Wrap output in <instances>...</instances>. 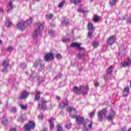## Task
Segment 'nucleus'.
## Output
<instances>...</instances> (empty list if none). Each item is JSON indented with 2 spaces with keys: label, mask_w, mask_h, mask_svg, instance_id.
I'll use <instances>...</instances> for the list:
<instances>
[{
  "label": "nucleus",
  "mask_w": 131,
  "mask_h": 131,
  "mask_svg": "<svg viewBox=\"0 0 131 131\" xmlns=\"http://www.w3.org/2000/svg\"><path fill=\"white\" fill-rule=\"evenodd\" d=\"M71 118L73 119H75L76 123L79 124V125H81V124H83L84 127H85V126L89 124V128L90 129H92L93 128V122L89 121L88 119L84 120V117L81 116L73 115Z\"/></svg>",
  "instance_id": "1"
},
{
  "label": "nucleus",
  "mask_w": 131,
  "mask_h": 131,
  "mask_svg": "<svg viewBox=\"0 0 131 131\" xmlns=\"http://www.w3.org/2000/svg\"><path fill=\"white\" fill-rule=\"evenodd\" d=\"M35 128V123L33 121H29L24 126V131H31Z\"/></svg>",
  "instance_id": "2"
},
{
  "label": "nucleus",
  "mask_w": 131,
  "mask_h": 131,
  "mask_svg": "<svg viewBox=\"0 0 131 131\" xmlns=\"http://www.w3.org/2000/svg\"><path fill=\"white\" fill-rule=\"evenodd\" d=\"M47 101L45 99L42 98L40 100V103L38 104V108L40 109V110H42V111H46L47 110Z\"/></svg>",
  "instance_id": "3"
},
{
  "label": "nucleus",
  "mask_w": 131,
  "mask_h": 131,
  "mask_svg": "<svg viewBox=\"0 0 131 131\" xmlns=\"http://www.w3.org/2000/svg\"><path fill=\"white\" fill-rule=\"evenodd\" d=\"M106 112H107L106 108H103L98 112L97 117L99 121H103L104 117H106Z\"/></svg>",
  "instance_id": "4"
},
{
  "label": "nucleus",
  "mask_w": 131,
  "mask_h": 131,
  "mask_svg": "<svg viewBox=\"0 0 131 131\" xmlns=\"http://www.w3.org/2000/svg\"><path fill=\"white\" fill-rule=\"evenodd\" d=\"M39 65L40 66L39 70L41 71V70L45 68V64L42 63V60L40 59H38L36 60V61L34 63L33 67L35 68H37Z\"/></svg>",
  "instance_id": "5"
},
{
  "label": "nucleus",
  "mask_w": 131,
  "mask_h": 131,
  "mask_svg": "<svg viewBox=\"0 0 131 131\" xmlns=\"http://www.w3.org/2000/svg\"><path fill=\"white\" fill-rule=\"evenodd\" d=\"M17 26L19 30H25L26 29V21H25L23 20H21L18 21L17 24Z\"/></svg>",
  "instance_id": "6"
},
{
  "label": "nucleus",
  "mask_w": 131,
  "mask_h": 131,
  "mask_svg": "<svg viewBox=\"0 0 131 131\" xmlns=\"http://www.w3.org/2000/svg\"><path fill=\"white\" fill-rule=\"evenodd\" d=\"M54 54L52 53H48L45 54L43 59L46 62H49V61H53L54 60Z\"/></svg>",
  "instance_id": "7"
},
{
  "label": "nucleus",
  "mask_w": 131,
  "mask_h": 131,
  "mask_svg": "<svg viewBox=\"0 0 131 131\" xmlns=\"http://www.w3.org/2000/svg\"><path fill=\"white\" fill-rule=\"evenodd\" d=\"M30 95V93L25 91H23L19 96V100H24L25 99H27Z\"/></svg>",
  "instance_id": "8"
},
{
  "label": "nucleus",
  "mask_w": 131,
  "mask_h": 131,
  "mask_svg": "<svg viewBox=\"0 0 131 131\" xmlns=\"http://www.w3.org/2000/svg\"><path fill=\"white\" fill-rule=\"evenodd\" d=\"M116 39V36L115 35H112L107 39L106 42L109 46H112V45L115 42Z\"/></svg>",
  "instance_id": "9"
},
{
  "label": "nucleus",
  "mask_w": 131,
  "mask_h": 131,
  "mask_svg": "<svg viewBox=\"0 0 131 131\" xmlns=\"http://www.w3.org/2000/svg\"><path fill=\"white\" fill-rule=\"evenodd\" d=\"M81 46V43H77L76 42H75L71 44L70 47L71 48H77L80 51H81V50H84V48H83V47H80Z\"/></svg>",
  "instance_id": "10"
},
{
  "label": "nucleus",
  "mask_w": 131,
  "mask_h": 131,
  "mask_svg": "<svg viewBox=\"0 0 131 131\" xmlns=\"http://www.w3.org/2000/svg\"><path fill=\"white\" fill-rule=\"evenodd\" d=\"M82 88H83V86L82 85L80 86L79 89H78L77 86H75L73 89V92L76 95H80V94H81L80 91L82 90Z\"/></svg>",
  "instance_id": "11"
},
{
  "label": "nucleus",
  "mask_w": 131,
  "mask_h": 131,
  "mask_svg": "<svg viewBox=\"0 0 131 131\" xmlns=\"http://www.w3.org/2000/svg\"><path fill=\"white\" fill-rule=\"evenodd\" d=\"M89 85H86L85 86H83L82 89L80 90L81 94L82 95H86V94L89 93Z\"/></svg>",
  "instance_id": "12"
},
{
  "label": "nucleus",
  "mask_w": 131,
  "mask_h": 131,
  "mask_svg": "<svg viewBox=\"0 0 131 131\" xmlns=\"http://www.w3.org/2000/svg\"><path fill=\"white\" fill-rule=\"evenodd\" d=\"M125 51L126 49L124 47H123V48H120L119 52V56H120V57H124V56L125 55Z\"/></svg>",
  "instance_id": "13"
},
{
  "label": "nucleus",
  "mask_w": 131,
  "mask_h": 131,
  "mask_svg": "<svg viewBox=\"0 0 131 131\" xmlns=\"http://www.w3.org/2000/svg\"><path fill=\"white\" fill-rule=\"evenodd\" d=\"M128 94H129V88L127 86L124 89L123 96V97H127L128 96Z\"/></svg>",
  "instance_id": "14"
},
{
  "label": "nucleus",
  "mask_w": 131,
  "mask_h": 131,
  "mask_svg": "<svg viewBox=\"0 0 131 131\" xmlns=\"http://www.w3.org/2000/svg\"><path fill=\"white\" fill-rule=\"evenodd\" d=\"M87 27L88 30H91V31H95V30H96L95 27H94V25H93V23H92V22L88 23Z\"/></svg>",
  "instance_id": "15"
},
{
  "label": "nucleus",
  "mask_w": 131,
  "mask_h": 131,
  "mask_svg": "<svg viewBox=\"0 0 131 131\" xmlns=\"http://www.w3.org/2000/svg\"><path fill=\"white\" fill-rule=\"evenodd\" d=\"M115 115V112L112 111L111 113L108 114V116L106 118V119L107 120H112Z\"/></svg>",
  "instance_id": "16"
},
{
  "label": "nucleus",
  "mask_w": 131,
  "mask_h": 131,
  "mask_svg": "<svg viewBox=\"0 0 131 131\" xmlns=\"http://www.w3.org/2000/svg\"><path fill=\"white\" fill-rule=\"evenodd\" d=\"M40 94H41L40 91H36L35 95V101H39V99H40Z\"/></svg>",
  "instance_id": "17"
},
{
  "label": "nucleus",
  "mask_w": 131,
  "mask_h": 131,
  "mask_svg": "<svg viewBox=\"0 0 131 131\" xmlns=\"http://www.w3.org/2000/svg\"><path fill=\"white\" fill-rule=\"evenodd\" d=\"M37 25L38 27V30L39 32V34H41V31H42V30L43 29V25L40 23H38Z\"/></svg>",
  "instance_id": "18"
},
{
  "label": "nucleus",
  "mask_w": 131,
  "mask_h": 131,
  "mask_svg": "<svg viewBox=\"0 0 131 131\" xmlns=\"http://www.w3.org/2000/svg\"><path fill=\"white\" fill-rule=\"evenodd\" d=\"M2 65L4 68H8L10 66V61L9 60H3L2 62Z\"/></svg>",
  "instance_id": "19"
},
{
  "label": "nucleus",
  "mask_w": 131,
  "mask_h": 131,
  "mask_svg": "<svg viewBox=\"0 0 131 131\" xmlns=\"http://www.w3.org/2000/svg\"><path fill=\"white\" fill-rule=\"evenodd\" d=\"M130 65H131L130 58H128V62L124 61L123 63L122 64V67H126L129 66Z\"/></svg>",
  "instance_id": "20"
},
{
  "label": "nucleus",
  "mask_w": 131,
  "mask_h": 131,
  "mask_svg": "<svg viewBox=\"0 0 131 131\" xmlns=\"http://www.w3.org/2000/svg\"><path fill=\"white\" fill-rule=\"evenodd\" d=\"M68 101H67L66 102H62L61 103H59V107L60 109H64L65 106H68Z\"/></svg>",
  "instance_id": "21"
},
{
  "label": "nucleus",
  "mask_w": 131,
  "mask_h": 131,
  "mask_svg": "<svg viewBox=\"0 0 131 131\" xmlns=\"http://www.w3.org/2000/svg\"><path fill=\"white\" fill-rule=\"evenodd\" d=\"M113 69H114V67L113 66H111L106 70V74H111L112 75V71H113Z\"/></svg>",
  "instance_id": "22"
},
{
  "label": "nucleus",
  "mask_w": 131,
  "mask_h": 131,
  "mask_svg": "<svg viewBox=\"0 0 131 131\" xmlns=\"http://www.w3.org/2000/svg\"><path fill=\"white\" fill-rule=\"evenodd\" d=\"M54 120L55 119L54 118H51L49 120V122L50 124V126L51 129H53L54 128V122H53V121H54Z\"/></svg>",
  "instance_id": "23"
},
{
  "label": "nucleus",
  "mask_w": 131,
  "mask_h": 131,
  "mask_svg": "<svg viewBox=\"0 0 131 131\" xmlns=\"http://www.w3.org/2000/svg\"><path fill=\"white\" fill-rule=\"evenodd\" d=\"M71 4H73L75 6L78 4H81V0H70Z\"/></svg>",
  "instance_id": "24"
},
{
  "label": "nucleus",
  "mask_w": 131,
  "mask_h": 131,
  "mask_svg": "<svg viewBox=\"0 0 131 131\" xmlns=\"http://www.w3.org/2000/svg\"><path fill=\"white\" fill-rule=\"evenodd\" d=\"M100 20V16L95 15L94 16L93 18V21L94 22V23H97V22L99 21Z\"/></svg>",
  "instance_id": "25"
},
{
  "label": "nucleus",
  "mask_w": 131,
  "mask_h": 131,
  "mask_svg": "<svg viewBox=\"0 0 131 131\" xmlns=\"http://www.w3.org/2000/svg\"><path fill=\"white\" fill-rule=\"evenodd\" d=\"M68 23H69V19L68 18H64L62 21L61 24L63 26H66Z\"/></svg>",
  "instance_id": "26"
},
{
  "label": "nucleus",
  "mask_w": 131,
  "mask_h": 131,
  "mask_svg": "<svg viewBox=\"0 0 131 131\" xmlns=\"http://www.w3.org/2000/svg\"><path fill=\"white\" fill-rule=\"evenodd\" d=\"M92 46L94 49H96V48H98V47H99V42L97 41H93L92 42Z\"/></svg>",
  "instance_id": "27"
},
{
  "label": "nucleus",
  "mask_w": 131,
  "mask_h": 131,
  "mask_svg": "<svg viewBox=\"0 0 131 131\" xmlns=\"http://www.w3.org/2000/svg\"><path fill=\"white\" fill-rule=\"evenodd\" d=\"M37 35H38V32H37V30L35 29L33 34V39H36V37H37Z\"/></svg>",
  "instance_id": "28"
},
{
  "label": "nucleus",
  "mask_w": 131,
  "mask_h": 131,
  "mask_svg": "<svg viewBox=\"0 0 131 131\" xmlns=\"http://www.w3.org/2000/svg\"><path fill=\"white\" fill-rule=\"evenodd\" d=\"M65 3H66V0H62V2L59 4L58 8H59V9H62Z\"/></svg>",
  "instance_id": "29"
},
{
  "label": "nucleus",
  "mask_w": 131,
  "mask_h": 131,
  "mask_svg": "<svg viewBox=\"0 0 131 131\" xmlns=\"http://www.w3.org/2000/svg\"><path fill=\"white\" fill-rule=\"evenodd\" d=\"M85 57V54H84V53H78V58H79V59H80V60H82V59H83V58Z\"/></svg>",
  "instance_id": "30"
},
{
  "label": "nucleus",
  "mask_w": 131,
  "mask_h": 131,
  "mask_svg": "<svg viewBox=\"0 0 131 131\" xmlns=\"http://www.w3.org/2000/svg\"><path fill=\"white\" fill-rule=\"evenodd\" d=\"M117 0H110L109 4L111 6H115L116 5Z\"/></svg>",
  "instance_id": "31"
},
{
  "label": "nucleus",
  "mask_w": 131,
  "mask_h": 131,
  "mask_svg": "<svg viewBox=\"0 0 131 131\" xmlns=\"http://www.w3.org/2000/svg\"><path fill=\"white\" fill-rule=\"evenodd\" d=\"M57 131H62L63 130V127L61 126V124H58L56 125Z\"/></svg>",
  "instance_id": "32"
},
{
  "label": "nucleus",
  "mask_w": 131,
  "mask_h": 131,
  "mask_svg": "<svg viewBox=\"0 0 131 131\" xmlns=\"http://www.w3.org/2000/svg\"><path fill=\"white\" fill-rule=\"evenodd\" d=\"M19 106L21 110H27V108L28 107L27 105L20 104Z\"/></svg>",
  "instance_id": "33"
},
{
  "label": "nucleus",
  "mask_w": 131,
  "mask_h": 131,
  "mask_svg": "<svg viewBox=\"0 0 131 131\" xmlns=\"http://www.w3.org/2000/svg\"><path fill=\"white\" fill-rule=\"evenodd\" d=\"M65 127L67 129H70L72 127V124L71 123L65 125Z\"/></svg>",
  "instance_id": "34"
},
{
  "label": "nucleus",
  "mask_w": 131,
  "mask_h": 131,
  "mask_svg": "<svg viewBox=\"0 0 131 131\" xmlns=\"http://www.w3.org/2000/svg\"><path fill=\"white\" fill-rule=\"evenodd\" d=\"M53 17H54V15H53V14H51V13L47 14L46 15V18H47V19H53Z\"/></svg>",
  "instance_id": "35"
},
{
  "label": "nucleus",
  "mask_w": 131,
  "mask_h": 131,
  "mask_svg": "<svg viewBox=\"0 0 131 131\" xmlns=\"http://www.w3.org/2000/svg\"><path fill=\"white\" fill-rule=\"evenodd\" d=\"M94 31H91L90 32H89L87 35V36L89 38H92V37H93V33L94 32Z\"/></svg>",
  "instance_id": "36"
},
{
  "label": "nucleus",
  "mask_w": 131,
  "mask_h": 131,
  "mask_svg": "<svg viewBox=\"0 0 131 131\" xmlns=\"http://www.w3.org/2000/svg\"><path fill=\"white\" fill-rule=\"evenodd\" d=\"M68 110H69L70 113H71L72 111H74V112H76V110H75V108L73 107H69V108H68Z\"/></svg>",
  "instance_id": "37"
},
{
  "label": "nucleus",
  "mask_w": 131,
  "mask_h": 131,
  "mask_svg": "<svg viewBox=\"0 0 131 131\" xmlns=\"http://www.w3.org/2000/svg\"><path fill=\"white\" fill-rule=\"evenodd\" d=\"M8 122H9L8 119H5L2 122V123L3 124V125H7L8 124Z\"/></svg>",
  "instance_id": "38"
},
{
  "label": "nucleus",
  "mask_w": 131,
  "mask_h": 131,
  "mask_svg": "<svg viewBox=\"0 0 131 131\" xmlns=\"http://www.w3.org/2000/svg\"><path fill=\"white\" fill-rule=\"evenodd\" d=\"M13 25V23L8 20V23L6 24L7 27H10Z\"/></svg>",
  "instance_id": "39"
},
{
  "label": "nucleus",
  "mask_w": 131,
  "mask_h": 131,
  "mask_svg": "<svg viewBox=\"0 0 131 131\" xmlns=\"http://www.w3.org/2000/svg\"><path fill=\"white\" fill-rule=\"evenodd\" d=\"M56 58L58 60H61V59H62V55H61L60 54H57L56 55Z\"/></svg>",
  "instance_id": "40"
},
{
  "label": "nucleus",
  "mask_w": 131,
  "mask_h": 131,
  "mask_svg": "<svg viewBox=\"0 0 131 131\" xmlns=\"http://www.w3.org/2000/svg\"><path fill=\"white\" fill-rule=\"evenodd\" d=\"M38 119H41V120H42V119L45 118V116L43 115V114H41L38 116Z\"/></svg>",
  "instance_id": "41"
},
{
  "label": "nucleus",
  "mask_w": 131,
  "mask_h": 131,
  "mask_svg": "<svg viewBox=\"0 0 131 131\" xmlns=\"http://www.w3.org/2000/svg\"><path fill=\"white\" fill-rule=\"evenodd\" d=\"M78 12H79V13H88V10H83L81 9H79V10H78Z\"/></svg>",
  "instance_id": "42"
},
{
  "label": "nucleus",
  "mask_w": 131,
  "mask_h": 131,
  "mask_svg": "<svg viewBox=\"0 0 131 131\" xmlns=\"http://www.w3.org/2000/svg\"><path fill=\"white\" fill-rule=\"evenodd\" d=\"M11 112L12 113H16L17 112V108H16L15 107H12L11 109Z\"/></svg>",
  "instance_id": "43"
},
{
  "label": "nucleus",
  "mask_w": 131,
  "mask_h": 131,
  "mask_svg": "<svg viewBox=\"0 0 131 131\" xmlns=\"http://www.w3.org/2000/svg\"><path fill=\"white\" fill-rule=\"evenodd\" d=\"M94 115H95V112H92L90 113V117L91 118H92V117H94Z\"/></svg>",
  "instance_id": "44"
},
{
  "label": "nucleus",
  "mask_w": 131,
  "mask_h": 131,
  "mask_svg": "<svg viewBox=\"0 0 131 131\" xmlns=\"http://www.w3.org/2000/svg\"><path fill=\"white\" fill-rule=\"evenodd\" d=\"M7 68H4V69L2 70V72H4L5 73H8V70Z\"/></svg>",
  "instance_id": "45"
},
{
  "label": "nucleus",
  "mask_w": 131,
  "mask_h": 131,
  "mask_svg": "<svg viewBox=\"0 0 131 131\" xmlns=\"http://www.w3.org/2000/svg\"><path fill=\"white\" fill-rule=\"evenodd\" d=\"M94 85L96 88H98L100 84L99 83V82H96L95 83H94Z\"/></svg>",
  "instance_id": "46"
},
{
  "label": "nucleus",
  "mask_w": 131,
  "mask_h": 131,
  "mask_svg": "<svg viewBox=\"0 0 131 131\" xmlns=\"http://www.w3.org/2000/svg\"><path fill=\"white\" fill-rule=\"evenodd\" d=\"M63 42H68V41H70V39H62Z\"/></svg>",
  "instance_id": "47"
},
{
  "label": "nucleus",
  "mask_w": 131,
  "mask_h": 131,
  "mask_svg": "<svg viewBox=\"0 0 131 131\" xmlns=\"http://www.w3.org/2000/svg\"><path fill=\"white\" fill-rule=\"evenodd\" d=\"M9 6H10V9H13V2L10 1L9 2Z\"/></svg>",
  "instance_id": "48"
},
{
  "label": "nucleus",
  "mask_w": 131,
  "mask_h": 131,
  "mask_svg": "<svg viewBox=\"0 0 131 131\" xmlns=\"http://www.w3.org/2000/svg\"><path fill=\"white\" fill-rule=\"evenodd\" d=\"M13 50V48L11 46H9L7 48V51H12Z\"/></svg>",
  "instance_id": "49"
},
{
  "label": "nucleus",
  "mask_w": 131,
  "mask_h": 131,
  "mask_svg": "<svg viewBox=\"0 0 131 131\" xmlns=\"http://www.w3.org/2000/svg\"><path fill=\"white\" fill-rule=\"evenodd\" d=\"M54 31L53 30H51L49 31V34H51V35L52 34H54Z\"/></svg>",
  "instance_id": "50"
},
{
  "label": "nucleus",
  "mask_w": 131,
  "mask_h": 131,
  "mask_svg": "<svg viewBox=\"0 0 131 131\" xmlns=\"http://www.w3.org/2000/svg\"><path fill=\"white\" fill-rule=\"evenodd\" d=\"M10 131H17L16 128H11Z\"/></svg>",
  "instance_id": "51"
},
{
  "label": "nucleus",
  "mask_w": 131,
  "mask_h": 131,
  "mask_svg": "<svg viewBox=\"0 0 131 131\" xmlns=\"http://www.w3.org/2000/svg\"><path fill=\"white\" fill-rule=\"evenodd\" d=\"M121 130L122 131H127L126 127H124L122 128Z\"/></svg>",
  "instance_id": "52"
},
{
  "label": "nucleus",
  "mask_w": 131,
  "mask_h": 131,
  "mask_svg": "<svg viewBox=\"0 0 131 131\" xmlns=\"http://www.w3.org/2000/svg\"><path fill=\"white\" fill-rule=\"evenodd\" d=\"M47 130H48V128H47V127H45L42 129V131H47Z\"/></svg>",
  "instance_id": "53"
},
{
  "label": "nucleus",
  "mask_w": 131,
  "mask_h": 131,
  "mask_svg": "<svg viewBox=\"0 0 131 131\" xmlns=\"http://www.w3.org/2000/svg\"><path fill=\"white\" fill-rule=\"evenodd\" d=\"M56 98L57 99V100H61V98L59 96H56Z\"/></svg>",
  "instance_id": "54"
},
{
  "label": "nucleus",
  "mask_w": 131,
  "mask_h": 131,
  "mask_svg": "<svg viewBox=\"0 0 131 131\" xmlns=\"http://www.w3.org/2000/svg\"><path fill=\"white\" fill-rule=\"evenodd\" d=\"M128 22H129V23H131V18H129V19H128Z\"/></svg>",
  "instance_id": "55"
},
{
  "label": "nucleus",
  "mask_w": 131,
  "mask_h": 131,
  "mask_svg": "<svg viewBox=\"0 0 131 131\" xmlns=\"http://www.w3.org/2000/svg\"><path fill=\"white\" fill-rule=\"evenodd\" d=\"M23 119V115H21L20 117V119Z\"/></svg>",
  "instance_id": "56"
},
{
  "label": "nucleus",
  "mask_w": 131,
  "mask_h": 131,
  "mask_svg": "<svg viewBox=\"0 0 131 131\" xmlns=\"http://www.w3.org/2000/svg\"><path fill=\"white\" fill-rule=\"evenodd\" d=\"M127 131H131V128H129V129H128Z\"/></svg>",
  "instance_id": "57"
},
{
  "label": "nucleus",
  "mask_w": 131,
  "mask_h": 131,
  "mask_svg": "<svg viewBox=\"0 0 131 131\" xmlns=\"http://www.w3.org/2000/svg\"><path fill=\"white\" fill-rule=\"evenodd\" d=\"M0 11H1V12H2L3 13L4 12V10H3V9H1Z\"/></svg>",
  "instance_id": "58"
},
{
  "label": "nucleus",
  "mask_w": 131,
  "mask_h": 131,
  "mask_svg": "<svg viewBox=\"0 0 131 131\" xmlns=\"http://www.w3.org/2000/svg\"><path fill=\"white\" fill-rule=\"evenodd\" d=\"M2 40H0V45H2Z\"/></svg>",
  "instance_id": "59"
},
{
  "label": "nucleus",
  "mask_w": 131,
  "mask_h": 131,
  "mask_svg": "<svg viewBox=\"0 0 131 131\" xmlns=\"http://www.w3.org/2000/svg\"><path fill=\"white\" fill-rule=\"evenodd\" d=\"M34 1H35V2H39V1L40 0H34Z\"/></svg>",
  "instance_id": "60"
},
{
  "label": "nucleus",
  "mask_w": 131,
  "mask_h": 131,
  "mask_svg": "<svg viewBox=\"0 0 131 131\" xmlns=\"http://www.w3.org/2000/svg\"><path fill=\"white\" fill-rule=\"evenodd\" d=\"M28 22H29L30 23H31V20H28Z\"/></svg>",
  "instance_id": "61"
},
{
  "label": "nucleus",
  "mask_w": 131,
  "mask_h": 131,
  "mask_svg": "<svg viewBox=\"0 0 131 131\" xmlns=\"http://www.w3.org/2000/svg\"><path fill=\"white\" fill-rule=\"evenodd\" d=\"M7 12H10V9L7 10Z\"/></svg>",
  "instance_id": "62"
},
{
  "label": "nucleus",
  "mask_w": 131,
  "mask_h": 131,
  "mask_svg": "<svg viewBox=\"0 0 131 131\" xmlns=\"http://www.w3.org/2000/svg\"><path fill=\"white\" fill-rule=\"evenodd\" d=\"M24 1H28V0H24Z\"/></svg>",
  "instance_id": "63"
}]
</instances>
